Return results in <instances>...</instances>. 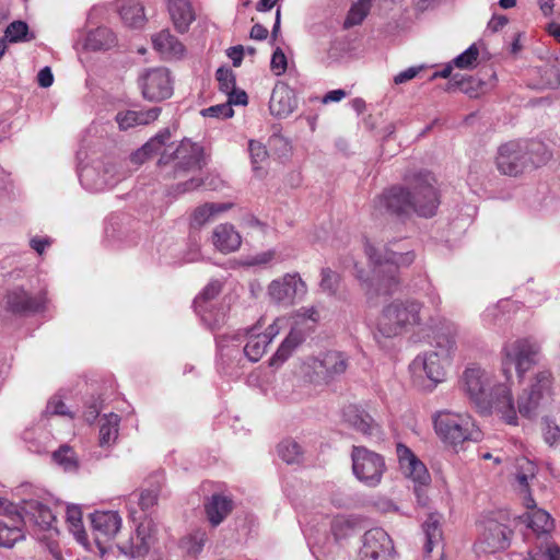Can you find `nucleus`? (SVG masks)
Returning a JSON list of instances; mask_svg holds the SVG:
<instances>
[{"mask_svg": "<svg viewBox=\"0 0 560 560\" xmlns=\"http://www.w3.org/2000/svg\"><path fill=\"white\" fill-rule=\"evenodd\" d=\"M404 183L393 185L378 195L374 199L375 210L400 219L412 213L433 217L439 206L434 175L427 170H413L404 175Z\"/></svg>", "mask_w": 560, "mask_h": 560, "instance_id": "obj_1", "label": "nucleus"}, {"mask_svg": "<svg viewBox=\"0 0 560 560\" xmlns=\"http://www.w3.org/2000/svg\"><path fill=\"white\" fill-rule=\"evenodd\" d=\"M460 386L481 415L498 412L508 424H517L512 390L491 371L478 365L468 366L460 377Z\"/></svg>", "mask_w": 560, "mask_h": 560, "instance_id": "obj_2", "label": "nucleus"}, {"mask_svg": "<svg viewBox=\"0 0 560 560\" xmlns=\"http://www.w3.org/2000/svg\"><path fill=\"white\" fill-rule=\"evenodd\" d=\"M440 325L433 336L438 350L417 355L409 365L413 382L427 390L444 381L445 365L456 348L457 326L447 320Z\"/></svg>", "mask_w": 560, "mask_h": 560, "instance_id": "obj_3", "label": "nucleus"}, {"mask_svg": "<svg viewBox=\"0 0 560 560\" xmlns=\"http://www.w3.org/2000/svg\"><path fill=\"white\" fill-rule=\"evenodd\" d=\"M397 243L384 246L382 250L372 245H366L365 253L373 264V278L371 282L363 278L362 271L358 270L357 277L366 283L368 291L374 290L376 294H392L398 285V267H407L415 260L411 250L401 252Z\"/></svg>", "mask_w": 560, "mask_h": 560, "instance_id": "obj_4", "label": "nucleus"}, {"mask_svg": "<svg viewBox=\"0 0 560 560\" xmlns=\"http://www.w3.org/2000/svg\"><path fill=\"white\" fill-rule=\"evenodd\" d=\"M550 156L547 145L539 140H512L498 148L495 166L501 174L516 177L545 165Z\"/></svg>", "mask_w": 560, "mask_h": 560, "instance_id": "obj_5", "label": "nucleus"}, {"mask_svg": "<svg viewBox=\"0 0 560 560\" xmlns=\"http://www.w3.org/2000/svg\"><path fill=\"white\" fill-rule=\"evenodd\" d=\"M434 429L436 434L451 445L478 441L480 438V431L467 413L440 411L434 417Z\"/></svg>", "mask_w": 560, "mask_h": 560, "instance_id": "obj_6", "label": "nucleus"}, {"mask_svg": "<svg viewBox=\"0 0 560 560\" xmlns=\"http://www.w3.org/2000/svg\"><path fill=\"white\" fill-rule=\"evenodd\" d=\"M540 352V345L530 337L518 338L504 343L502 354L503 372L509 380L511 377V368L514 366L520 378L537 363V357Z\"/></svg>", "mask_w": 560, "mask_h": 560, "instance_id": "obj_7", "label": "nucleus"}, {"mask_svg": "<svg viewBox=\"0 0 560 560\" xmlns=\"http://www.w3.org/2000/svg\"><path fill=\"white\" fill-rule=\"evenodd\" d=\"M421 304L416 301L393 302L378 319V330L385 337H394L420 323Z\"/></svg>", "mask_w": 560, "mask_h": 560, "instance_id": "obj_8", "label": "nucleus"}, {"mask_svg": "<svg viewBox=\"0 0 560 560\" xmlns=\"http://www.w3.org/2000/svg\"><path fill=\"white\" fill-rule=\"evenodd\" d=\"M347 368L348 357L336 350L307 358L303 363L304 375L314 384H328L343 374Z\"/></svg>", "mask_w": 560, "mask_h": 560, "instance_id": "obj_9", "label": "nucleus"}, {"mask_svg": "<svg viewBox=\"0 0 560 560\" xmlns=\"http://www.w3.org/2000/svg\"><path fill=\"white\" fill-rule=\"evenodd\" d=\"M553 377L550 371L536 373L528 388L524 389L517 399V410L521 416L532 418L540 407L548 405L553 395Z\"/></svg>", "mask_w": 560, "mask_h": 560, "instance_id": "obj_10", "label": "nucleus"}, {"mask_svg": "<svg viewBox=\"0 0 560 560\" xmlns=\"http://www.w3.org/2000/svg\"><path fill=\"white\" fill-rule=\"evenodd\" d=\"M352 471L366 487L374 488L382 481L386 471L384 457L364 446H353L351 452Z\"/></svg>", "mask_w": 560, "mask_h": 560, "instance_id": "obj_11", "label": "nucleus"}, {"mask_svg": "<svg viewBox=\"0 0 560 560\" xmlns=\"http://www.w3.org/2000/svg\"><path fill=\"white\" fill-rule=\"evenodd\" d=\"M396 454L400 470L407 478L416 483L415 492L418 498V503L425 505L428 497L422 492V487L428 486L431 481L425 465L402 443L396 445Z\"/></svg>", "mask_w": 560, "mask_h": 560, "instance_id": "obj_12", "label": "nucleus"}, {"mask_svg": "<svg viewBox=\"0 0 560 560\" xmlns=\"http://www.w3.org/2000/svg\"><path fill=\"white\" fill-rule=\"evenodd\" d=\"M306 291L305 282L296 272L272 280L267 289L270 301L282 306L293 305Z\"/></svg>", "mask_w": 560, "mask_h": 560, "instance_id": "obj_13", "label": "nucleus"}, {"mask_svg": "<svg viewBox=\"0 0 560 560\" xmlns=\"http://www.w3.org/2000/svg\"><path fill=\"white\" fill-rule=\"evenodd\" d=\"M139 85L143 97L151 102H161L173 94L171 73L163 67L145 70L139 77Z\"/></svg>", "mask_w": 560, "mask_h": 560, "instance_id": "obj_14", "label": "nucleus"}, {"mask_svg": "<svg viewBox=\"0 0 560 560\" xmlns=\"http://www.w3.org/2000/svg\"><path fill=\"white\" fill-rule=\"evenodd\" d=\"M360 560H396V551L389 535L383 528H372L364 533Z\"/></svg>", "mask_w": 560, "mask_h": 560, "instance_id": "obj_15", "label": "nucleus"}, {"mask_svg": "<svg viewBox=\"0 0 560 560\" xmlns=\"http://www.w3.org/2000/svg\"><path fill=\"white\" fill-rule=\"evenodd\" d=\"M172 161H176V171L200 170L202 167V148L190 140H183L172 153L164 151L159 164H168Z\"/></svg>", "mask_w": 560, "mask_h": 560, "instance_id": "obj_16", "label": "nucleus"}, {"mask_svg": "<svg viewBox=\"0 0 560 560\" xmlns=\"http://www.w3.org/2000/svg\"><path fill=\"white\" fill-rule=\"evenodd\" d=\"M284 322V318H276L262 334L256 332V327H252L247 330L248 339L244 347V354L249 361L257 362L260 360L266 353L269 343L281 331Z\"/></svg>", "mask_w": 560, "mask_h": 560, "instance_id": "obj_17", "label": "nucleus"}, {"mask_svg": "<svg viewBox=\"0 0 560 560\" xmlns=\"http://www.w3.org/2000/svg\"><path fill=\"white\" fill-rule=\"evenodd\" d=\"M19 511L22 513L24 526H33L39 530L55 529L56 516L46 504L37 500H27Z\"/></svg>", "mask_w": 560, "mask_h": 560, "instance_id": "obj_18", "label": "nucleus"}, {"mask_svg": "<svg viewBox=\"0 0 560 560\" xmlns=\"http://www.w3.org/2000/svg\"><path fill=\"white\" fill-rule=\"evenodd\" d=\"M24 521L18 508H11L8 514L0 517V546L12 548L19 540L24 539L22 526Z\"/></svg>", "mask_w": 560, "mask_h": 560, "instance_id": "obj_19", "label": "nucleus"}, {"mask_svg": "<svg viewBox=\"0 0 560 560\" xmlns=\"http://www.w3.org/2000/svg\"><path fill=\"white\" fill-rule=\"evenodd\" d=\"M90 517L97 541H106L115 537L121 527V517L116 511H96Z\"/></svg>", "mask_w": 560, "mask_h": 560, "instance_id": "obj_20", "label": "nucleus"}, {"mask_svg": "<svg viewBox=\"0 0 560 560\" xmlns=\"http://www.w3.org/2000/svg\"><path fill=\"white\" fill-rule=\"evenodd\" d=\"M509 546L506 527L497 522H490L481 534L476 547L479 551L493 553Z\"/></svg>", "mask_w": 560, "mask_h": 560, "instance_id": "obj_21", "label": "nucleus"}, {"mask_svg": "<svg viewBox=\"0 0 560 560\" xmlns=\"http://www.w3.org/2000/svg\"><path fill=\"white\" fill-rule=\"evenodd\" d=\"M153 48L165 60H178L185 55V46L168 30H162L152 36Z\"/></svg>", "mask_w": 560, "mask_h": 560, "instance_id": "obj_22", "label": "nucleus"}, {"mask_svg": "<svg viewBox=\"0 0 560 560\" xmlns=\"http://www.w3.org/2000/svg\"><path fill=\"white\" fill-rule=\"evenodd\" d=\"M343 420L355 431L366 436L377 435L380 433L378 424L372 417L355 405H349L343 409Z\"/></svg>", "mask_w": 560, "mask_h": 560, "instance_id": "obj_23", "label": "nucleus"}, {"mask_svg": "<svg viewBox=\"0 0 560 560\" xmlns=\"http://www.w3.org/2000/svg\"><path fill=\"white\" fill-rule=\"evenodd\" d=\"M295 106L296 101L293 91L287 84H277L269 101L271 115L278 118L288 117Z\"/></svg>", "mask_w": 560, "mask_h": 560, "instance_id": "obj_24", "label": "nucleus"}, {"mask_svg": "<svg viewBox=\"0 0 560 560\" xmlns=\"http://www.w3.org/2000/svg\"><path fill=\"white\" fill-rule=\"evenodd\" d=\"M212 244L222 254L237 250L242 244V237L232 224L217 225L212 231Z\"/></svg>", "mask_w": 560, "mask_h": 560, "instance_id": "obj_25", "label": "nucleus"}, {"mask_svg": "<svg viewBox=\"0 0 560 560\" xmlns=\"http://www.w3.org/2000/svg\"><path fill=\"white\" fill-rule=\"evenodd\" d=\"M306 334L303 328L294 326L281 342L276 353L270 358L269 365L278 368L283 364L293 351L305 340Z\"/></svg>", "mask_w": 560, "mask_h": 560, "instance_id": "obj_26", "label": "nucleus"}, {"mask_svg": "<svg viewBox=\"0 0 560 560\" xmlns=\"http://www.w3.org/2000/svg\"><path fill=\"white\" fill-rule=\"evenodd\" d=\"M232 510V499L222 494H212L205 504L207 518L213 527L220 525Z\"/></svg>", "mask_w": 560, "mask_h": 560, "instance_id": "obj_27", "label": "nucleus"}, {"mask_svg": "<svg viewBox=\"0 0 560 560\" xmlns=\"http://www.w3.org/2000/svg\"><path fill=\"white\" fill-rule=\"evenodd\" d=\"M79 177L81 184L91 191H102L113 187V177L102 174L100 163L83 166Z\"/></svg>", "mask_w": 560, "mask_h": 560, "instance_id": "obj_28", "label": "nucleus"}, {"mask_svg": "<svg viewBox=\"0 0 560 560\" xmlns=\"http://www.w3.org/2000/svg\"><path fill=\"white\" fill-rule=\"evenodd\" d=\"M168 12L176 30L184 33L195 20V13L189 0H168Z\"/></svg>", "mask_w": 560, "mask_h": 560, "instance_id": "obj_29", "label": "nucleus"}, {"mask_svg": "<svg viewBox=\"0 0 560 560\" xmlns=\"http://www.w3.org/2000/svg\"><path fill=\"white\" fill-rule=\"evenodd\" d=\"M151 545V537L149 535V527L144 524H140L137 527L136 534L130 537L127 542L119 546V549L126 556L132 558L144 556Z\"/></svg>", "mask_w": 560, "mask_h": 560, "instance_id": "obj_30", "label": "nucleus"}, {"mask_svg": "<svg viewBox=\"0 0 560 560\" xmlns=\"http://www.w3.org/2000/svg\"><path fill=\"white\" fill-rule=\"evenodd\" d=\"M161 113L160 107H152L147 110H127L116 115V121L120 129L127 130L135 126L148 125L158 119Z\"/></svg>", "mask_w": 560, "mask_h": 560, "instance_id": "obj_31", "label": "nucleus"}, {"mask_svg": "<svg viewBox=\"0 0 560 560\" xmlns=\"http://www.w3.org/2000/svg\"><path fill=\"white\" fill-rule=\"evenodd\" d=\"M7 303L14 313L36 312L43 306L44 300L39 296H30L22 289H15L9 292Z\"/></svg>", "mask_w": 560, "mask_h": 560, "instance_id": "obj_32", "label": "nucleus"}, {"mask_svg": "<svg viewBox=\"0 0 560 560\" xmlns=\"http://www.w3.org/2000/svg\"><path fill=\"white\" fill-rule=\"evenodd\" d=\"M232 207L231 203L208 202L197 207L190 218V226L200 229L205 224L212 221L219 213L228 211Z\"/></svg>", "mask_w": 560, "mask_h": 560, "instance_id": "obj_33", "label": "nucleus"}, {"mask_svg": "<svg viewBox=\"0 0 560 560\" xmlns=\"http://www.w3.org/2000/svg\"><path fill=\"white\" fill-rule=\"evenodd\" d=\"M118 12L129 27H141L145 22L144 8L138 0H122L118 5Z\"/></svg>", "mask_w": 560, "mask_h": 560, "instance_id": "obj_34", "label": "nucleus"}, {"mask_svg": "<svg viewBox=\"0 0 560 560\" xmlns=\"http://www.w3.org/2000/svg\"><path fill=\"white\" fill-rule=\"evenodd\" d=\"M120 417L116 413L105 415L101 420L100 446L109 447L118 438Z\"/></svg>", "mask_w": 560, "mask_h": 560, "instance_id": "obj_35", "label": "nucleus"}, {"mask_svg": "<svg viewBox=\"0 0 560 560\" xmlns=\"http://www.w3.org/2000/svg\"><path fill=\"white\" fill-rule=\"evenodd\" d=\"M116 36L107 27H97L91 31L85 39V47L91 50H105L115 46Z\"/></svg>", "mask_w": 560, "mask_h": 560, "instance_id": "obj_36", "label": "nucleus"}, {"mask_svg": "<svg viewBox=\"0 0 560 560\" xmlns=\"http://www.w3.org/2000/svg\"><path fill=\"white\" fill-rule=\"evenodd\" d=\"M222 285L218 280L210 281L202 292L194 300L195 311L201 316L205 322H208L207 303L215 299L221 292Z\"/></svg>", "mask_w": 560, "mask_h": 560, "instance_id": "obj_37", "label": "nucleus"}, {"mask_svg": "<svg viewBox=\"0 0 560 560\" xmlns=\"http://www.w3.org/2000/svg\"><path fill=\"white\" fill-rule=\"evenodd\" d=\"M528 526L536 532L538 535H547L553 527V522L550 515L544 510H535L528 516ZM545 541H541L539 546H537L536 550L540 546H545L547 542L552 544L547 540V536L544 537Z\"/></svg>", "mask_w": 560, "mask_h": 560, "instance_id": "obj_38", "label": "nucleus"}, {"mask_svg": "<svg viewBox=\"0 0 560 560\" xmlns=\"http://www.w3.org/2000/svg\"><path fill=\"white\" fill-rule=\"evenodd\" d=\"M422 529L425 537L424 550L427 553H430L442 538L440 516L436 514H430L423 523Z\"/></svg>", "mask_w": 560, "mask_h": 560, "instance_id": "obj_39", "label": "nucleus"}, {"mask_svg": "<svg viewBox=\"0 0 560 560\" xmlns=\"http://www.w3.org/2000/svg\"><path fill=\"white\" fill-rule=\"evenodd\" d=\"M171 133L167 129L158 133L154 138L148 141L139 151L131 155V161L135 163H142L147 158L161 150L165 142L170 139Z\"/></svg>", "mask_w": 560, "mask_h": 560, "instance_id": "obj_40", "label": "nucleus"}, {"mask_svg": "<svg viewBox=\"0 0 560 560\" xmlns=\"http://www.w3.org/2000/svg\"><path fill=\"white\" fill-rule=\"evenodd\" d=\"M372 1L373 0H358L354 2L347 14L343 26L350 28L361 24L371 10Z\"/></svg>", "mask_w": 560, "mask_h": 560, "instance_id": "obj_41", "label": "nucleus"}, {"mask_svg": "<svg viewBox=\"0 0 560 560\" xmlns=\"http://www.w3.org/2000/svg\"><path fill=\"white\" fill-rule=\"evenodd\" d=\"M536 470V465L532 460L527 458L517 459L515 476L523 491H528L529 481L535 478Z\"/></svg>", "mask_w": 560, "mask_h": 560, "instance_id": "obj_42", "label": "nucleus"}, {"mask_svg": "<svg viewBox=\"0 0 560 560\" xmlns=\"http://www.w3.org/2000/svg\"><path fill=\"white\" fill-rule=\"evenodd\" d=\"M54 462L65 471H75L79 467L78 457L68 445L60 446L52 453Z\"/></svg>", "mask_w": 560, "mask_h": 560, "instance_id": "obj_43", "label": "nucleus"}, {"mask_svg": "<svg viewBox=\"0 0 560 560\" xmlns=\"http://www.w3.org/2000/svg\"><path fill=\"white\" fill-rule=\"evenodd\" d=\"M3 37L9 43L30 42L34 39V35L30 34L28 25L24 21L10 23L4 31Z\"/></svg>", "mask_w": 560, "mask_h": 560, "instance_id": "obj_44", "label": "nucleus"}, {"mask_svg": "<svg viewBox=\"0 0 560 560\" xmlns=\"http://www.w3.org/2000/svg\"><path fill=\"white\" fill-rule=\"evenodd\" d=\"M66 518L70 530L74 534L79 541H84L86 536L82 525V512L78 506H68Z\"/></svg>", "mask_w": 560, "mask_h": 560, "instance_id": "obj_45", "label": "nucleus"}, {"mask_svg": "<svg viewBox=\"0 0 560 560\" xmlns=\"http://www.w3.org/2000/svg\"><path fill=\"white\" fill-rule=\"evenodd\" d=\"M207 540V533L205 530L197 529L182 539V547L188 553L196 556L201 552Z\"/></svg>", "mask_w": 560, "mask_h": 560, "instance_id": "obj_46", "label": "nucleus"}, {"mask_svg": "<svg viewBox=\"0 0 560 560\" xmlns=\"http://www.w3.org/2000/svg\"><path fill=\"white\" fill-rule=\"evenodd\" d=\"M279 456L288 464L298 463L302 456L301 446L293 440H284L278 445Z\"/></svg>", "mask_w": 560, "mask_h": 560, "instance_id": "obj_47", "label": "nucleus"}, {"mask_svg": "<svg viewBox=\"0 0 560 560\" xmlns=\"http://www.w3.org/2000/svg\"><path fill=\"white\" fill-rule=\"evenodd\" d=\"M479 49L472 44L464 52L453 59V65L459 69H471L477 65Z\"/></svg>", "mask_w": 560, "mask_h": 560, "instance_id": "obj_48", "label": "nucleus"}, {"mask_svg": "<svg viewBox=\"0 0 560 560\" xmlns=\"http://www.w3.org/2000/svg\"><path fill=\"white\" fill-rule=\"evenodd\" d=\"M508 305L506 301H501L495 305H491L482 313V322L487 326H499L503 318V308Z\"/></svg>", "mask_w": 560, "mask_h": 560, "instance_id": "obj_49", "label": "nucleus"}, {"mask_svg": "<svg viewBox=\"0 0 560 560\" xmlns=\"http://www.w3.org/2000/svg\"><path fill=\"white\" fill-rule=\"evenodd\" d=\"M215 78L219 83L220 91L225 94L236 88L235 75L230 68L220 67L215 72Z\"/></svg>", "mask_w": 560, "mask_h": 560, "instance_id": "obj_50", "label": "nucleus"}, {"mask_svg": "<svg viewBox=\"0 0 560 560\" xmlns=\"http://www.w3.org/2000/svg\"><path fill=\"white\" fill-rule=\"evenodd\" d=\"M528 560H560V548L556 544L547 542L537 551L530 552Z\"/></svg>", "mask_w": 560, "mask_h": 560, "instance_id": "obj_51", "label": "nucleus"}, {"mask_svg": "<svg viewBox=\"0 0 560 560\" xmlns=\"http://www.w3.org/2000/svg\"><path fill=\"white\" fill-rule=\"evenodd\" d=\"M248 150L250 154L253 170L257 172L261 168L260 163L265 162L268 158L267 149L262 143L255 140H250L248 143Z\"/></svg>", "mask_w": 560, "mask_h": 560, "instance_id": "obj_52", "label": "nucleus"}, {"mask_svg": "<svg viewBox=\"0 0 560 560\" xmlns=\"http://www.w3.org/2000/svg\"><path fill=\"white\" fill-rule=\"evenodd\" d=\"M542 85L557 89L560 86V69L555 65H547L540 69Z\"/></svg>", "mask_w": 560, "mask_h": 560, "instance_id": "obj_53", "label": "nucleus"}, {"mask_svg": "<svg viewBox=\"0 0 560 560\" xmlns=\"http://www.w3.org/2000/svg\"><path fill=\"white\" fill-rule=\"evenodd\" d=\"M320 288L324 292L328 294H334L337 291L339 276L329 268H323L320 272Z\"/></svg>", "mask_w": 560, "mask_h": 560, "instance_id": "obj_54", "label": "nucleus"}, {"mask_svg": "<svg viewBox=\"0 0 560 560\" xmlns=\"http://www.w3.org/2000/svg\"><path fill=\"white\" fill-rule=\"evenodd\" d=\"M205 117L231 118L234 115L233 108L228 103L218 104L201 110Z\"/></svg>", "mask_w": 560, "mask_h": 560, "instance_id": "obj_55", "label": "nucleus"}, {"mask_svg": "<svg viewBox=\"0 0 560 560\" xmlns=\"http://www.w3.org/2000/svg\"><path fill=\"white\" fill-rule=\"evenodd\" d=\"M352 530V523L345 516H336L331 522V532L336 539L346 537Z\"/></svg>", "mask_w": 560, "mask_h": 560, "instance_id": "obj_56", "label": "nucleus"}, {"mask_svg": "<svg viewBox=\"0 0 560 560\" xmlns=\"http://www.w3.org/2000/svg\"><path fill=\"white\" fill-rule=\"evenodd\" d=\"M102 174L113 177V187L127 176V173L115 162H100Z\"/></svg>", "mask_w": 560, "mask_h": 560, "instance_id": "obj_57", "label": "nucleus"}, {"mask_svg": "<svg viewBox=\"0 0 560 560\" xmlns=\"http://www.w3.org/2000/svg\"><path fill=\"white\" fill-rule=\"evenodd\" d=\"M287 66V57L282 49L278 47L271 56L270 68L276 75H281L285 72Z\"/></svg>", "mask_w": 560, "mask_h": 560, "instance_id": "obj_58", "label": "nucleus"}, {"mask_svg": "<svg viewBox=\"0 0 560 560\" xmlns=\"http://www.w3.org/2000/svg\"><path fill=\"white\" fill-rule=\"evenodd\" d=\"M544 438L546 443L549 445H556L560 443V428L553 421L546 419L545 420V429H544Z\"/></svg>", "mask_w": 560, "mask_h": 560, "instance_id": "obj_59", "label": "nucleus"}, {"mask_svg": "<svg viewBox=\"0 0 560 560\" xmlns=\"http://www.w3.org/2000/svg\"><path fill=\"white\" fill-rule=\"evenodd\" d=\"M276 256L275 250H267L262 253H258L252 257H248L245 260L246 266H262L269 264L271 260H273Z\"/></svg>", "mask_w": 560, "mask_h": 560, "instance_id": "obj_60", "label": "nucleus"}, {"mask_svg": "<svg viewBox=\"0 0 560 560\" xmlns=\"http://www.w3.org/2000/svg\"><path fill=\"white\" fill-rule=\"evenodd\" d=\"M158 502V492L155 490H143L139 494V505L142 511H148Z\"/></svg>", "mask_w": 560, "mask_h": 560, "instance_id": "obj_61", "label": "nucleus"}, {"mask_svg": "<svg viewBox=\"0 0 560 560\" xmlns=\"http://www.w3.org/2000/svg\"><path fill=\"white\" fill-rule=\"evenodd\" d=\"M46 413L49 415H60V416H69L72 418V413L68 411L66 405L62 400L52 398L48 401L46 406Z\"/></svg>", "mask_w": 560, "mask_h": 560, "instance_id": "obj_62", "label": "nucleus"}, {"mask_svg": "<svg viewBox=\"0 0 560 560\" xmlns=\"http://www.w3.org/2000/svg\"><path fill=\"white\" fill-rule=\"evenodd\" d=\"M229 96L228 104L232 105H246L248 97L245 91L233 89V91L226 93Z\"/></svg>", "mask_w": 560, "mask_h": 560, "instance_id": "obj_63", "label": "nucleus"}, {"mask_svg": "<svg viewBox=\"0 0 560 560\" xmlns=\"http://www.w3.org/2000/svg\"><path fill=\"white\" fill-rule=\"evenodd\" d=\"M421 67H410L394 77L395 84H402L412 80L420 72Z\"/></svg>", "mask_w": 560, "mask_h": 560, "instance_id": "obj_64", "label": "nucleus"}]
</instances>
